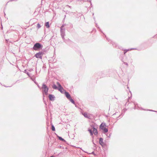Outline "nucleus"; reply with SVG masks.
Wrapping results in <instances>:
<instances>
[{"label":"nucleus","mask_w":157,"mask_h":157,"mask_svg":"<svg viewBox=\"0 0 157 157\" xmlns=\"http://www.w3.org/2000/svg\"><path fill=\"white\" fill-rule=\"evenodd\" d=\"M43 55V53L42 52H39L35 55V56L37 58L42 59Z\"/></svg>","instance_id":"20e7f679"},{"label":"nucleus","mask_w":157,"mask_h":157,"mask_svg":"<svg viewBox=\"0 0 157 157\" xmlns=\"http://www.w3.org/2000/svg\"><path fill=\"white\" fill-rule=\"evenodd\" d=\"M45 25L47 28H49V22H47L45 24Z\"/></svg>","instance_id":"4468645a"},{"label":"nucleus","mask_w":157,"mask_h":157,"mask_svg":"<svg viewBox=\"0 0 157 157\" xmlns=\"http://www.w3.org/2000/svg\"><path fill=\"white\" fill-rule=\"evenodd\" d=\"M50 157H54V156H51Z\"/></svg>","instance_id":"b1692460"},{"label":"nucleus","mask_w":157,"mask_h":157,"mask_svg":"<svg viewBox=\"0 0 157 157\" xmlns=\"http://www.w3.org/2000/svg\"><path fill=\"white\" fill-rule=\"evenodd\" d=\"M99 143L101 145L103 144V139L102 138H100L99 139Z\"/></svg>","instance_id":"9b49d317"},{"label":"nucleus","mask_w":157,"mask_h":157,"mask_svg":"<svg viewBox=\"0 0 157 157\" xmlns=\"http://www.w3.org/2000/svg\"><path fill=\"white\" fill-rule=\"evenodd\" d=\"M128 51V50H127L126 51L124 52V54H125V53Z\"/></svg>","instance_id":"412c9836"},{"label":"nucleus","mask_w":157,"mask_h":157,"mask_svg":"<svg viewBox=\"0 0 157 157\" xmlns=\"http://www.w3.org/2000/svg\"><path fill=\"white\" fill-rule=\"evenodd\" d=\"M83 115L85 117L88 119H90V115L86 113H82Z\"/></svg>","instance_id":"0eeeda50"},{"label":"nucleus","mask_w":157,"mask_h":157,"mask_svg":"<svg viewBox=\"0 0 157 157\" xmlns=\"http://www.w3.org/2000/svg\"><path fill=\"white\" fill-rule=\"evenodd\" d=\"M149 110V111H155V112H156V111H153V110Z\"/></svg>","instance_id":"4be33fe9"},{"label":"nucleus","mask_w":157,"mask_h":157,"mask_svg":"<svg viewBox=\"0 0 157 157\" xmlns=\"http://www.w3.org/2000/svg\"><path fill=\"white\" fill-rule=\"evenodd\" d=\"M105 126V123H102L100 126V127L101 129H102L104 128V127Z\"/></svg>","instance_id":"9d476101"},{"label":"nucleus","mask_w":157,"mask_h":157,"mask_svg":"<svg viewBox=\"0 0 157 157\" xmlns=\"http://www.w3.org/2000/svg\"><path fill=\"white\" fill-rule=\"evenodd\" d=\"M94 152H93L92 153V154H94Z\"/></svg>","instance_id":"5701e85b"},{"label":"nucleus","mask_w":157,"mask_h":157,"mask_svg":"<svg viewBox=\"0 0 157 157\" xmlns=\"http://www.w3.org/2000/svg\"><path fill=\"white\" fill-rule=\"evenodd\" d=\"M88 131H89L90 133V135L92 136L93 135V133L91 129H88Z\"/></svg>","instance_id":"f3484780"},{"label":"nucleus","mask_w":157,"mask_h":157,"mask_svg":"<svg viewBox=\"0 0 157 157\" xmlns=\"http://www.w3.org/2000/svg\"><path fill=\"white\" fill-rule=\"evenodd\" d=\"M109 137H110V135H109Z\"/></svg>","instance_id":"393cba45"},{"label":"nucleus","mask_w":157,"mask_h":157,"mask_svg":"<svg viewBox=\"0 0 157 157\" xmlns=\"http://www.w3.org/2000/svg\"><path fill=\"white\" fill-rule=\"evenodd\" d=\"M57 84L58 86V90H59L61 93H63L64 91V89L62 87L61 85L58 82H57Z\"/></svg>","instance_id":"39448f33"},{"label":"nucleus","mask_w":157,"mask_h":157,"mask_svg":"<svg viewBox=\"0 0 157 157\" xmlns=\"http://www.w3.org/2000/svg\"><path fill=\"white\" fill-rule=\"evenodd\" d=\"M43 47L42 45L39 43H36L34 45L33 47V49L35 51L40 50V49H42Z\"/></svg>","instance_id":"f03ea898"},{"label":"nucleus","mask_w":157,"mask_h":157,"mask_svg":"<svg viewBox=\"0 0 157 157\" xmlns=\"http://www.w3.org/2000/svg\"><path fill=\"white\" fill-rule=\"evenodd\" d=\"M64 25H63L60 28L61 35L63 39L64 38L65 29L64 28Z\"/></svg>","instance_id":"7ed1b4c3"},{"label":"nucleus","mask_w":157,"mask_h":157,"mask_svg":"<svg viewBox=\"0 0 157 157\" xmlns=\"http://www.w3.org/2000/svg\"><path fill=\"white\" fill-rule=\"evenodd\" d=\"M41 27V25H40L39 23H38L37 24V27L38 29L40 28Z\"/></svg>","instance_id":"6ab92c4d"},{"label":"nucleus","mask_w":157,"mask_h":157,"mask_svg":"<svg viewBox=\"0 0 157 157\" xmlns=\"http://www.w3.org/2000/svg\"><path fill=\"white\" fill-rule=\"evenodd\" d=\"M124 64H126L127 65H128V64L127 63H126V62H124Z\"/></svg>","instance_id":"aec40b11"},{"label":"nucleus","mask_w":157,"mask_h":157,"mask_svg":"<svg viewBox=\"0 0 157 157\" xmlns=\"http://www.w3.org/2000/svg\"><path fill=\"white\" fill-rule=\"evenodd\" d=\"M49 98L51 101H54L55 100V97L53 95L49 94Z\"/></svg>","instance_id":"423d86ee"},{"label":"nucleus","mask_w":157,"mask_h":157,"mask_svg":"<svg viewBox=\"0 0 157 157\" xmlns=\"http://www.w3.org/2000/svg\"><path fill=\"white\" fill-rule=\"evenodd\" d=\"M52 129L53 131H55V127L53 125H52Z\"/></svg>","instance_id":"a211bd4d"},{"label":"nucleus","mask_w":157,"mask_h":157,"mask_svg":"<svg viewBox=\"0 0 157 157\" xmlns=\"http://www.w3.org/2000/svg\"><path fill=\"white\" fill-rule=\"evenodd\" d=\"M69 100L71 101L72 103L73 104H75V102L73 100V99H72L71 98H70V99H69Z\"/></svg>","instance_id":"2eb2a0df"},{"label":"nucleus","mask_w":157,"mask_h":157,"mask_svg":"<svg viewBox=\"0 0 157 157\" xmlns=\"http://www.w3.org/2000/svg\"><path fill=\"white\" fill-rule=\"evenodd\" d=\"M52 88L54 89H58V88L55 84H53L52 86Z\"/></svg>","instance_id":"ddd939ff"},{"label":"nucleus","mask_w":157,"mask_h":157,"mask_svg":"<svg viewBox=\"0 0 157 157\" xmlns=\"http://www.w3.org/2000/svg\"><path fill=\"white\" fill-rule=\"evenodd\" d=\"M93 132L95 135H97L98 133L97 129L94 127H93Z\"/></svg>","instance_id":"1a4fd4ad"},{"label":"nucleus","mask_w":157,"mask_h":157,"mask_svg":"<svg viewBox=\"0 0 157 157\" xmlns=\"http://www.w3.org/2000/svg\"><path fill=\"white\" fill-rule=\"evenodd\" d=\"M102 130H103V132L104 133H105L108 132V130L107 128H104L102 129Z\"/></svg>","instance_id":"f8f14e48"},{"label":"nucleus","mask_w":157,"mask_h":157,"mask_svg":"<svg viewBox=\"0 0 157 157\" xmlns=\"http://www.w3.org/2000/svg\"><path fill=\"white\" fill-rule=\"evenodd\" d=\"M58 137L59 140H60L64 141H65V140L64 139L62 138L60 136H58Z\"/></svg>","instance_id":"dca6fc26"},{"label":"nucleus","mask_w":157,"mask_h":157,"mask_svg":"<svg viewBox=\"0 0 157 157\" xmlns=\"http://www.w3.org/2000/svg\"><path fill=\"white\" fill-rule=\"evenodd\" d=\"M65 94L66 97H67V99H69L70 98H71V96L68 92L65 91Z\"/></svg>","instance_id":"6e6552de"},{"label":"nucleus","mask_w":157,"mask_h":157,"mask_svg":"<svg viewBox=\"0 0 157 157\" xmlns=\"http://www.w3.org/2000/svg\"><path fill=\"white\" fill-rule=\"evenodd\" d=\"M42 88L43 90L42 93L43 94H45V95H47L48 94V86L44 83L42 84Z\"/></svg>","instance_id":"f257e3e1"}]
</instances>
